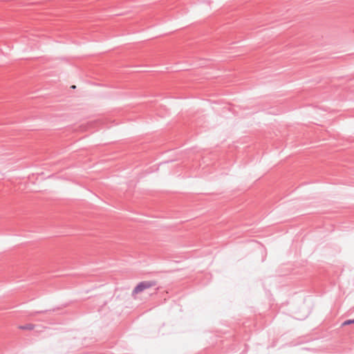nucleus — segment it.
Masks as SVG:
<instances>
[{
	"label": "nucleus",
	"instance_id": "nucleus-1",
	"mask_svg": "<svg viewBox=\"0 0 354 354\" xmlns=\"http://www.w3.org/2000/svg\"><path fill=\"white\" fill-rule=\"evenodd\" d=\"M157 283L156 281H143L140 282L133 290L132 297L134 298L136 295L144 290L149 289L151 287L156 286Z\"/></svg>",
	"mask_w": 354,
	"mask_h": 354
},
{
	"label": "nucleus",
	"instance_id": "nucleus-2",
	"mask_svg": "<svg viewBox=\"0 0 354 354\" xmlns=\"http://www.w3.org/2000/svg\"><path fill=\"white\" fill-rule=\"evenodd\" d=\"M19 328L21 330H32L35 328V325L32 324H27L24 326H20Z\"/></svg>",
	"mask_w": 354,
	"mask_h": 354
},
{
	"label": "nucleus",
	"instance_id": "nucleus-3",
	"mask_svg": "<svg viewBox=\"0 0 354 354\" xmlns=\"http://www.w3.org/2000/svg\"><path fill=\"white\" fill-rule=\"evenodd\" d=\"M354 324V319H348L346 321H345L342 325L343 326H346V325H349V324Z\"/></svg>",
	"mask_w": 354,
	"mask_h": 354
},
{
	"label": "nucleus",
	"instance_id": "nucleus-4",
	"mask_svg": "<svg viewBox=\"0 0 354 354\" xmlns=\"http://www.w3.org/2000/svg\"><path fill=\"white\" fill-rule=\"evenodd\" d=\"M71 88H75V86H72Z\"/></svg>",
	"mask_w": 354,
	"mask_h": 354
}]
</instances>
